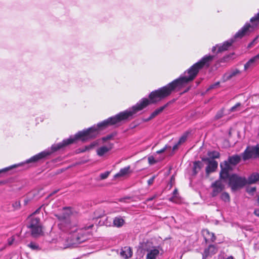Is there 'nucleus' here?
<instances>
[{"label": "nucleus", "mask_w": 259, "mask_h": 259, "mask_svg": "<svg viewBox=\"0 0 259 259\" xmlns=\"http://www.w3.org/2000/svg\"><path fill=\"white\" fill-rule=\"evenodd\" d=\"M29 223L28 227L30 229L32 235L36 237L41 233V228L39 223L40 219L35 217L33 214L31 215L28 219Z\"/></svg>", "instance_id": "3"}, {"label": "nucleus", "mask_w": 259, "mask_h": 259, "mask_svg": "<svg viewBox=\"0 0 259 259\" xmlns=\"http://www.w3.org/2000/svg\"><path fill=\"white\" fill-rule=\"evenodd\" d=\"M113 148V144L109 143L106 146L99 147L97 150V153L99 156H102L111 150Z\"/></svg>", "instance_id": "13"}, {"label": "nucleus", "mask_w": 259, "mask_h": 259, "mask_svg": "<svg viewBox=\"0 0 259 259\" xmlns=\"http://www.w3.org/2000/svg\"><path fill=\"white\" fill-rule=\"evenodd\" d=\"M221 198L225 202H229L230 201L229 195L226 192L223 193L221 195Z\"/></svg>", "instance_id": "23"}, {"label": "nucleus", "mask_w": 259, "mask_h": 259, "mask_svg": "<svg viewBox=\"0 0 259 259\" xmlns=\"http://www.w3.org/2000/svg\"><path fill=\"white\" fill-rule=\"evenodd\" d=\"M130 166H128L127 167L121 168L120 171L116 174L115 176V178H118L120 177H123L129 173L130 172Z\"/></svg>", "instance_id": "20"}, {"label": "nucleus", "mask_w": 259, "mask_h": 259, "mask_svg": "<svg viewBox=\"0 0 259 259\" xmlns=\"http://www.w3.org/2000/svg\"><path fill=\"white\" fill-rule=\"evenodd\" d=\"M178 193V191L177 189H175L174 191V194L176 195V194Z\"/></svg>", "instance_id": "42"}, {"label": "nucleus", "mask_w": 259, "mask_h": 259, "mask_svg": "<svg viewBox=\"0 0 259 259\" xmlns=\"http://www.w3.org/2000/svg\"><path fill=\"white\" fill-rule=\"evenodd\" d=\"M257 156L259 157V145L256 146L248 147L242 153V158L244 160Z\"/></svg>", "instance_id": "6"}, {"label": "nucleus", "mask_w": 259, "mask_h": 259, "mask_svg": "<svg viewBox=\"0 0 259 259\" xmlns=\"http://www.w3.org/2000/svg\"><path fill=\"white\" fill-rule=\"evenodd\" d=\"M219 45H217L216 46H214L212 48V52H214L217 49V48H218L219 49Z\"/></svg>", "instance_id": "37"}, {"label": "nucleus", "mask_w": 259, "mask_h": 259, "mask_svg": "<svg viewBox=\"0 0 259 259\" xmlns=\"http://www.w3.org/2000/svg\"><path fill=\"white\" fill-rule=\"evenodd\" d=\"M203 166V164L200 161H195L193 163V171L194 175H196Z\"/></svg>", "instance_id": "19"}, {"label": "nucleus", "mask_w": 259, "mask_h": 259, "mask_svg": "<svg viewBox=\"0 0 259 259\" xmlns=\"http://www.w3.org/2000/svg\"><path fill=\"white\" fill-rule=\"evenodd\" d=\"M223 116V111H220L219 112H218L217 113V114H216L215 116V118L217 119H220L221 118V117H222Z\"/></svg>", "instance_id": "30"}, {"label": "nucleus", "mask_w": 259, "mask_h": 259, "mask_svg": "<svg viewBox=\"0 0 259 259\" xmlns=\"http://www.w3.org/2000/svg\"><path fill=\"white\" fill-rule=\"evenodd\" d=\"M153 199V197L149 198L148 199V200L151 201V200H152Z\"/></svg>", "instance_id": "44"}, {"label": "nucleus", "mask_w": 259, "mask_h": 259, "mask_svg": "<svg viewBox=\"0 0 259 259\" xmlns=\"http://www.w3.org/2000/svg\"><path fill=\"white\" fill-rule=\"evenodd\" d=\"M254 213L257 217H259V209L255 210L254 211Z\"/></svg>", "instance_id": "38"}, {"label": "nucleus", "mask_w": 259, "mask_h": 259, "mask_svg": "<svg viewBox=\"0 0 259 259\" xmlns=\"http://www.w3.org/2000/svg\"><path fill=\"white\" fill-rule=\"evenodd\" d=\"M57 192V191H54L53 193H51V194L50 195V196H51V195H53V194H54L56 193Z\"/></svg>", "instance_id": "45"}, {"label": "nucleus", "mask_w": 259, "mask_h": 259, "mask_svg": "<svg viewBox=\"0 0 259 259\" xmlns=\"http://www.w3.org/2000/svg\"><path fill=\"white\" fill-rule=\"evenodd\" d=\"M141 248L147 252L146 259H156L159 253L158 248L154 246L152 242L149 241L143 243L141 244Z\"/></svg>", "instance_id": "4"}, {"label": "nucleus", "mask_w": 259, "mask_h": 259, "mask_svg": "<svg viewBox=\"0 0 259 259\" xmlns=\"http://www.w3.org/2000/svg\"><path fill=\"white\" fill-rule=\"evenodd\" d=\"M218 249L213 245H209L204 249L202 254V259H206L208 257H211L217 252Z\"/></svg>", "instance_id": "11"}, {"label": "nucleus", "mask_w": 259, "mask_h": 259, "mask_svg": "<svg viewBox=\"0 0 259 259\" xmlns=\"http://www.w3.org/2000/svg\"><path fill=\"white\" fill-rule=\"evenodd\" d=\"M257 200H258V202H259V196H258V197L257 198Z\"/></svg>", "instance_id": "46"}, {"label": "nucleus", "mask_w": 259, "mask_h": 259, "mask_svg": "<svg viewBox=\"0 0 259 259\" xmlns=\"http://www.w3.org/2000/svg\"><path fill=\"white\" fill-rule=\"evenodd\" d=\"M234 40L233 39H231L230 40L224 42L222 45H219V50H218L217 53L222 52L227 50L228 48L231 46Z\"/></svg>", "instance_id": "15"}, {"label": "nucleus", "mask_w": 259, "mask_h": 259, "mask_svg": "<svg viewBox=\"0 0 259 259\" xmlns=\"http://www.w3.org/2000/svg\"><path fill=\"white\" fill-rule=\"evenodd\" d=\"M168 148H170V147L166 145L162 149L160 150H158L156 152L158 154H160L164 152L165 150H166Z\"/></svg>", "instance_id": "29"}, {"label": "nucleus", "mask_w": 259, "mask_h": 259, "mask_svg": "<svg viewBox=\"0 0 259 259\" xmlns=\"http://www.w3.org/2000/svg\"><path fill=\"white\" fill-rule=\"evenodd\" d=\"M112 135H108V136H107L106 137H103L102 138V141L105 142V141H106L108 140H110L111 139H112Z\"/></svg>", "instance_id": "34"}, {"label": "nucleus", "mask_w": 259, "mask_h": 259, "mask_svg": "<svg viewBox=\"0 0 259 259\" xmlns=\"http://www.w3.org/2000/svg\"><path fill=\"white\" fill-rule=\"evenodd\" d=\"M124 219L121 216H118L113 219V225L112 226L117 228H120L124 225Z\"/></svg>", "instance_id": "16"}, {"label": "nucleus", "mask_w": 259, "mask_h": 259, "mask_svg": "<svg viewBox=\"0 0 259 259\" xmlns=\"http://www.w3.org/2000/svg\"><path fill=\"white\" fill-rule=\"evenodd\" d=\"M207 155L209 158L211 159L218 158L220 157V153L216 151H208Z\"/></svg>", "instance_id": "22"}, {"label": "nucleus", "mask_w": 259, "mask_h": 259, "mask_svg": "<svg viewBox=\"0 0 259 259\" xmlns=\"http://www.w3.org/2000/svg\"><path fill=\"white\" fill-rule=\"evenodd\" d=\"M211 188H212L211 196L215 197L223 191L225 185L221 180H218L211 184Z\"/></svg>", "instance_id": "8"}, {"label": "nucleus", "mask_w": 259, "mask_h": 259, "mask_svg": "<svg viewBox=\"0 0 259 259\" xmlns=\"http://www.w3.org/2000/svg\"><path fill=\"white\" fill-rule=\"evenodd\" d=\"M156 177V176H153L152 178H151L149 180H148V184L149 186L151 185L153 183V182Z\"/></svg>", "instance_id": "31"}, {"label": "nucleus", "mask_w": 259, "mask_h": 259, "mask_svg": "<svg viewBox=\"0 0 259 259\" xmlns=\"http://www.w3.org/2000/svg\"><path fill=\"white\" fill-rule=\"evenodd\" d=\"M241 106V104L240 103H237L235 105L231 107L230 109V111L231 112H235L239 110V108Z\"/></svg>", "instance_id": "24"}, {"label": "nucleus", "mask_w": 259, "mask_h": 259, "mask_svg": "<svg viewBox=\"0 0 259 259\" xmlns=\"http://www.w3.org/2000/svg\"><path fill=\"white\" fill-rule=\"evenodd\" d=\"M120 255L124 258L131 257L132 255V251L131 248L125 247L120 252Z\"/></svg>", "instance_id": "18"}, {"label": "nucleus", "mask_w": 259, "mask_h": 259, "mask_svg": "<svg viewBox=\"0 0 259 259\" xmlns=\"http://www.w3.org/2000/svg\"><path fill=\"white\" fill-rule=\"evenodd\" d=\"M19 237V236L16 235L13 236L11 238H9L8 240V242L9 245H11L13 243H14L15 241L16 237Z\"/></svg>", "instance_id": "26"}, {"label": "nucleus", "mask_w": 259, "mask_h": 259, "mask_svg": "<svg viewBox=\"0 0 259 259\" xmlns=\"http://www.w3.org/2000/svg\"><path fill=\"white\" fill-rule=\"evenodd\" d=\"M257 37H256V38H255L253 40V41H252V42H251L249 44V47H250V46H251L253 44V43L255 41V40L257 39Z\"/></svg>", "instance_id": "40"}, {"label": "nucleus", "mask_w": 259, "mask_h": 259, "mask_svg": "<svg viewBox=\"0 0 259 259\" xmlns=\"http://www.w3.org/2000/svg\"><path fill=\"white\" fill-rule=\"evenodd\" d=\"M219 83H220L219 82H217L215 83L214 84L215 85V87H217V86H218Z\"/></svg>", "instance_id": "43"}, {"label": "nucleus", "mask_w": 259, "mask_h": 259, "mask_svg": "<svg viewBox=\"0 0 259 259\" xmlns=\"http://www.w3.org/2000/svg\"><path fill=\"white\" fill-rule=\"evenodd\" d=\"M16 207H18L20 205L19 202H16L15 203Z\"/></svg>", "instance_id": "41"}, {"label": "nucleus", "mask_w": 259, "mask_h": 259, "mask_svg": "<svg viewBox=\"0 0 259 259\" xmlns=\"http://www.w3.org/2000/svg\"><path fill=\"white\" fill-rule=\"evenodd\" d=\"M255 190H256L255 187L247 188V192L249 193H252L255 191Z\"/></svg>", "instance_id": "32"}, {"label": "nucleus", "mask_w": 259, "mask_h": 259, "mask_svg": "<svg viewBox=\"0 0 259 259\" xmlns=\"http://www.w3.org/2000/svg\"><path fill=\"white\" fill-rule=\"evenodd\" d=\"M247 181V184H254L257 182H259V174L258 173H253L251 175Z\"/></svg>", "instance_id": "17"}, {"label": "nucleus", "mask_w": 259, "mask_h": 259, "mask_svg": "<svg viewBox=\"0 0 259 259\" xmlns=\"http://www.w3.org/2000/svg\"><path fill=\"white\" fill-rule=\"evenodd\" d=\"M187 138V134H185L180 138L178 143H179V144L181 145L182 143H184L186 141Z\"/></svg>", "instance_id": "27"}, {"label": "nucleus", "mask_w": 259, "mask_h": 259, "mask_svg": "<svg viewBox=\"0 0 259 259\" xmlns=\"http://www.w3.org/2000/svg\"><path fill=\"white\" fill-rule=\"evenodd\" d=\"M241 73V71L238 69H232L224 75L223 77V81H226L234 77L239 75Z\"/></svg>", "instance_id": "10"}, {"label": "nucleus", "mask_w": 259, "mask_h": 259, "mask_svg": "<svg viewBox=\"0 0 259 259\" xmlns=\"http://www.w3.org/2000/svg\"><path fill=\"white\" fill-rule=\"evenodd\" d=\"M202 160L208 162V165L206 167V173L207 175L214 171L217 168L218 163L216 161L210 160L209 158H203Z\"/></svg>", "instance_id": "9"}, {"label": "nucleus", "mask_w": 259, "mask_h": 259, "mask_svg": "<svg viewBox=\"0 0 259 259\" xmlns=\"http://www.w3.org/2000/svg\"><path fill=\"white\" fill-rule=\"evenodd\" d=\"M259 60V54L251 58L244 65V70H247L251 69L255 66L257 60Z\"/></svg>", "instance_id": "12"}, {"label": "nucleus", "mask_w": 259, "mask_h": 259, "mask_svg": "<svg viewBox=\"0 0 259 259\" xmlns=\"http://www.w3.org/2000/svg\"><path fill=\"white\" fill-rule=\"evenodd\" d=\"M109 174H110L109 171H106L104 173L101 174L100 175V179L101 180H104V179H106L108 177Z\"/></svg>", "instance_id": "28"}, {"label": "nucleus", "mask_w": 259, "mask_h": 259, "mask_svg": "<svg viewBox=\"0 0 259 259\" xmlns=\"http://www.w3.org/2000/svg\"><path fill=\"white\" fill-rule=\"evenodd\" d=\"M28 246L31 248L32 250H37L38 249V245L33 242H31L30 243L28 244Z\"/></svg>", "instance_id": "25"}, {"label": "nucleus", "mask_w": 259, "mask_h": 259, "mask_svg": "<svg viewBox=\"0 0 259 259\" xmlns=\"http://www.w3.org/2000/svg\"><path fill=\"white\" fill-rule=\"evenodd\" d=\"M257 25V23L255 25H250L246 23L241 29H240L235 35V38H242L245 35L249 34L252 31L254 27Z\"/></svg>", "instance_id": "7"}, {"label": "nucleus", "mask_w": 259, "mask_h": 259, "mask_svg": "<svg viewBox=\"0 0 259 259\" xmlns=\"http://www.w3.org/2000/svg\"><path fill=\"white\" fill-rule=\"evenodd\" d=\"M216 88L215 84H212V85H211L209 87V88L208 89V90H211V89H214V88Z\"/></svg>", "instance_id": "39"}, {"label": "nucleus", "mask_w": 259, "mask_h": 259, "mask_svg": "<svg viewBox=\"0 0 259 259\" xmlns=\"http://www.w3.org/2000/svg\"><path fill=\"white\" fill-rule=\"evenodd\" d=\"M229 178V185L233 190H237L243 187L247 184L246 179L245 178L240 177L237 175L234 174Z\"/></svg>", "instance_id": "5"}, {"label": "nucleus", "mask_w": 259, "mask_h": 259, "mask_svg": "<svg viewBox=\"0 0 259 259\" xmlns=\"http://www.w3.org/2000/svg\"><path fill=\"white\" fill-rule=\"evenodd\" d=\"M241 160V156L238 155H235L230 156L228 161H225L223 163L221 164V171L220 174V179L226 180L229 176V172L232 169L230 164L236 165Z\"/></svg>", "instance_id": "2"}, {"label": "nucleus", "mask_w": 259, "mask_h": 259, "mask_svg": "<svg viewBox=\"0 0 259 259\" xmlns=\"http://www.w3.org/2000/svg\"><path fill=\"white\" fill-rule=\"evenodd\" d=\"M180 145H181L180 144H179L178 143H177L176 144H175L173 147H172V151H176V150H177L179 148V147L180 146Z\"/></svg>", "instance_id": "35"}, {"label": "nucleus", "mask_w": 259, "mask_h": 259, "mask_svg": "<svg viewBox=\"0 0 259 259\" xmlns=\"http://www.w3.org/2000/svg\"><path fill=\"white\" fill-rule=\"evenodd\" d=\"M94 145H90V146H86L85 147V149L84 150V151H86V150H89L92 148H93V147H94Z\"/></svg>", "instance_id": "36"}, {"label": "nucleus", "mask_w": 259, "mask_h": 259, "mask_svg": "<svg viewBox=\"0 0 259 259\" xmlns=\"http://www.w3.org/2000/svg\"><path fill=\"white\" fill-rule=\"evenodd\" d=\"M148 161L150 164H153L155 163L156 161L153 157H150L148 158Z\"/></svg>", "instance_id": "33"}, {"label": "nucleus", "mask_w": 259, "mask_h": 259, "mask_svg": "<svg viewBox=\"0 0 259 259\" xmlns=\"http://www.w3.org/2000/svg\"><path fill=\"white\" fill-rule=\"evenodd\" d=\"M202 235L206 242H213L215 240L213 233L210 232L207 229H204L202 231Z\"/></svg>", "instance_id": "14"}, {"label": "nucleus", "mask_w": 259, "mask_h": 259, "mask_svg": "<svg viewBox=\"0 0 259 259\" xmlns=\"http://www.w3.org/2000/svg\"><path fill=\"white\" fill-rule=\"evenodd\" d=\"M168 103H167L166 104L164 105V106L160 107V108L157 109L155 110L154 112H153L150 117L149 119H152L158 115L160 113H161L167 106Z\"/></svg>", "instance_id": "21"}, {"label": "nucleus", "mask_w": 259, "mask_h": 259, "mask_svg": "<svg viewBox=\"0 0 259 259\" xmlns=\"http://www.w3.org/2000/svg\"><path fill=\"white\" fill-rule=\"evenodd\" d=\"M71 213V209L66 208H64L62 214H55V217L60 221L58 224L59 229L68 233L61 237L58 241L60 247L62 248L76 245L84 242L86 240L84 230L93 227L92 225L87 227L78 228L76 222L70 216Z\"/></svg>", "instance_id": "1"}]
</instances>
